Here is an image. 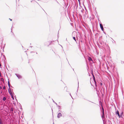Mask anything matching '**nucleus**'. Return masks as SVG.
<instances>
[{"instance_id": "37", "label": "nucleus", "mask_w": 124, "mask_h": 124, "mask_svg": "<svg viewBox=\"0 0 124 124\" xmlns=\"http://www.w3.org/2000/svg\"><path fill=\"white\" fill-rule=\"evenodd\" d=\"M3 79V80H4L3 79Z\"/></svg>"}, {"instance_id": "35", "label": "nucleus", "mask_w": 124, "mask_h": 124, "mask_svg": "<svg viewBox=\"0 0 124 124\" xmlns=\"http://www.w3.org/2000/svg\"><path fill=\"white\" fill-rule=\"evenodd\" d=\"M53 42V41H51V43H52V42Z\"/></svg>"}, {"instance_id": "14", "label": "nucleus", "mask_w": 124, "mask_h": 124, "mask_svg": "<svg viewBox=\"0 0 124 124\" xmlns=\"http://www.w3.org/2000/svg\"><path fill=\"white\" fill-rule=\"evenodd\" d=\"M0 124H3L2 122V120L0 121Z\"/></svg>"}, {"instance_id": "13", "label": "nucleus", "mask_w": 124, "mask_h": 124, "mask_svg": "<svg viewBox=\"0 0 124 124\" xmlns=\"http://www.w3.org/2000/svg\"><path fill=\"white\" fill-rule=\"evenodd\" d=\"M13 95H12V96H11V98H12V99L13 100H14V97H13Z\"/></svg>"}, {"instance_id": "21", "label": "nucleus", "mask_w": 124, "mask_h": 124, "mask_svg": "<svg viewBox=\"0 0 124 124\" xmlns=\"http://www.w3.org/2000/svg\"><path fill=\"white\" fill-rule=\"evenodd\" d=\"M53 102H54H54H54V100H53Z\"/></svg>"}, {"instance_id": "5", "label": "nucleus", "mask_w": 124, "mask_h": 124, "mask_svg": "<svg viewBox=\"0 0 124 124\" xmlns=\"http://www.w3.org/2000/svg\"><path fill=\"white\" fill-rule=\"evenodd\" d=\"M100 27L101 29V30L102 31H104V29H103V27L102 24L101 23H100Z\"/></svg>"}, {"instance_id": "29", "label": "nucleus", "mask_w": 124, "mask_h": 124, "mask_svg": "<svg viewBox=\"0 0 124 124\" xmlns=\"http://www.w3.org/2000/svg\"><path fill=\"white\" fill-rule=\"evenodd\" d=\"M83 99L84 100H86V99L85 98H84Z\"/></svg>"}, {"instance_id": "3", "label": "nucleus", "mask_w": 124, "mask_h": 124, "mask_svg": "<svg viewBox=\"0 0 124 124\" xmlns=\"http://www.w3.org/2000/svg\"><path fill=\"white\" fill-rule=\"evenodd\" d=\"M92 75L93 76V81H94V82L95 85L96 86H97L96 81L95 77H94V76L93 73L92 71Z\"/></svg>"}, {"instance_id": "15", "label": "nucleus", "mask_w": 124, "mask_h": 124, "mask_svg": "<svg viewBox=\"0 0 124 124\" xmlns=\"http://www.w3.org/2000/svg\"><path fill=\"white\" fill-rule=\"evenodd\" d=\"M78 2L79 3V5H80V0H78Z\"/></svg>"}, {"instance_id": "20", "label": "nucleus", "mask_w": 124, "mask_h": 124, "mask_svg": "<svg viewBox=\"0 0 124 124\" xmlns=\"http://www.w3.org/2000/svg\"><path fill=\"white\" fill-rule=\"evenodd\" d=\"M54 103L57 105V106H58V105H57V103H56L55 102H54Z\"/></svg>"}, {"instance_id": "16", "label": "nucleus", "mask_w": 124, "mask_h": 124, "mask_svg": "<svg viewBox=\"0 0 124 124\" xmlns=\"http://www.w3.org/2000/svg\"><path fill=\"white\" fill-rule=\"evenodd\" d=\"M3 88L4 89H6V87H5V86H4L3 87Z\"/></svg>"}, {"instance_id": "24", "label": "nucleus", "mask_w": 124, "mask_h": 124, "mask_svg": "<svg viewBox=\"0 0 124 124\" xmlns=\"http://www.w3.org/2000/svg\"><path fill=\"white\" fill-rule=\"evenodd\" d=\"M71 96V97L72 98V99H73V98L72 97V96L71 95V96Z\"/></svg>"}, {"instance_id": "7", "label": "nucleus", "mask_w": 124, "mask_h": 124, "mask_svg": "<svg viewBox=\"0 0 124 124\" xmlns=\"http://www.w3.org/2000/svg\"><path fill=\"white\" fill-rule=\"evenodd\" d=\"M116 114L117 115H118V116L119 117H120V116L119 113V112L118 110H117V111L116 112Z\"/></svg>"}, {"instance_id": "34", "label": "nucleus", "mask_w": 124, "mask_h": 124, "mask_svg": "<svg viewBox=\"0 0 124 124\" xmlns=\"http://www.w3.org/2000/svg\"><path fill=\"white\" fill-rule=\"evenodd\" d=\"M1 93H2V91H1Z\"/></svg>"}, {"instance_id": "19", "label": "nucleus", "mask_w": 124, "mask_h": 124, "mask_svg": "<svg viewBox=\"0 0 124 124\" xmlns=\"http://www.w3.org/2000/svg\"><path fill=\"white\" fill-rule=\"evenodd\" d=\"M2 89V87L1 86H0V89Z\"/></svg>"}, {"instance_id": "9", "label": "nucleus", "mask_w": 124, "mask_h": 124, "mask_svg": "<svg viewBox=\"0 0 124 124\" xmlns=\"http://www.w3.org/2000/svg\"><path fill=\"white\" fill-rule=\"evenodd\" d=\"M2 100L4 101H5L6 100V97H4L3 98Z\"/></svg>"}, {"instance_id": "11", "label": "nucleus", "mask_w": 124, "mask_h": 124, "mask_svg": "<svg viewBox=\"0 0 124 124\" xmlns=\"http://www.w3.org/2000/svg\"><path fill=\"white\" fill-rule=\"evenodd\" d=\"M73 39L75 41H76V38H75V37H73Z\"/></svg>"}, {"instance_id": "12", "label": "nucleus", "mask_w": 124, "mask_h": 124, "mask_svg": "<svg viewBox=\"0 0 124 124\" xmlns=\"http://www.w3.org/2000/svg\"><path fill=\"white\" fill-rule=\"evenodd\" d=\"M57 106L58 107V108H59V109H61V108H61V106H59V105H58V106Z\"/></svg>"}, {"instance_id": "23", "label": "nucleus", "mask_w": 124, "mask_h": 124, "mask_svg": "<svg viewBox=\"0 0 124 124\" xmlns=\"http://www.w3.org/2000/svg\"><path fill=\"white\" fill-rule=\"evenodd\" d=\"M9 19H10V21H12V19H10V18H9Z\"/></svg>"}, {"instance_id": "40", "label": "nucleus", "mask_w": 124, "mask_h": 124, "mask_svg": "<svg viewBox=\"0 0 124 124\" xmlns=\"http://www.w3.org/2000/svg\"><path fill=\"white\" fill-rule=\"evenodd\" d=\"M101 84L102 85V83H101Z\"/></svg>"}, {"instance_id": "31", "label": "nucleus", "mask_w": 124, "mask_h": 124, "mask_svg": "<svg viewBox=\"0 0 124 124\" xmlns=\"http://www.w3.org/2000/svg\"><path fill=\"white\" fill-rule=\"evenodd\" d=\"M33 1V0H31V2H32Z\"/></svg>"}, {"instance_id": "26", "label": "nucleus", "mask_w": 124, "mask_h": 124, "mask_svg": "<svg viewBox=\"0 0 124 124\" xmlns=\"http://www.w3.org/2000/svg\"><path fill=\"white\" fill-rule=\"evenodd\" d=\"M70 96H71V94L70 93Z\"/></svg>"}, {"instance_id": "4", "label": "nucleus", "mask_w": 124, "mask_h": 124, "mask_svg": "<svg viewBox=\"0 0 124 124\" xmlns=\"http://www.w3.org/2000/svg\"><path fill=\"white\" fill-rule=\"evenodd\" d=\"M15 75L19 79H21L22 78V77L21 76L17 74H15Z\"/></svg>"}, {"instance_id": "30", "label": "nucleus", "mask_w": 124, "mask_h": 124, "mask_svg": "<svg viewBox=\"0 0 124 124\" xmlns=\"http://www.w3.org/2000/svg\"><path fill=\"white\" fill-rule=\"evenodd\" d=\"M36 3H37L38 4H38V2H36Z\"/></svg>"}, {"instance_id": "2", "label": "nucleus", "mask_w": 124, "mask_h": 124, "mask_svg": "<svg viewBox=\"0 0 124 124\" xmlns=\"http://www.w3.org/2000/svg\"><path fill=\"white\" fill-rule=\"evenodd\" d=\"M8 87H9V88L8 89V91L9 93H12V92L11 91V89L10 88V84L9 82V81H8Z\"/></svg>"}, {"instance_id": "28", "label": "nucleus", "mask_w": 124, "mask_h": 124, "mask_svg": "<svg viewBox=\"0 0 124 124\" xmlns=\"http://www.w3.org/2000/svg\"><path fill=\"white\" fill-rule=\"evenodd\" d=\"M1 66V65L0 64V66Z\"/></svg>"}, {"instance_id": "27", "label": "nucleus", "mask_w": 124, "mask_h": 124, "mask_svg": "<svg viewBox=\"0 0 124 124\" xmlns=\"http://www.w3.org/2000/svg\"><path fill=\"white\" fill-rule=\"evenodd\" d=\"M57 37H59V35H57Z\"/></svg>"}, {"instance_id": "22", "label": "nucleus", "mask_w": 124, "mask_h": 124, "mask_svg": "<svg viewBox=\"0 0 124 124\" xmlns=\"http://www.w3.org/2000/svg\"><path fill=\"white\" fill-rule=\"evenodd\" d=\"M78 7V5L77 4L76 6V8H77Z\"/></svg>"}, {"instance_id": "33", "label": "nucleus", "mask_w": 124, "mask_h": 124, "mask_svg": "<svg viewBox=\"0 0 124 124\" xmlns=\"http://www.w3.org/2000/svg\"><path fill=\"white\" fill-rule=\"evenodd\" d=\"M51 43H50V44H49V45H51Z\"/></svg>"}, {"instance_id": "39", "label": "nucleus", "mask_w": 124, "mask_h": 124, "mask_svg": "<svg viewBox=\"0 0 124 124\" xmlns=\"http://www.w3.org/2000/svg\"><path fill=\"white\" fill-rule=\"evenodd\" d=\"M66 40H67V39H66Z\"/></svg>"}, {"instance_id": "1", "label": "nucleus", "mask_w": 124, "mask_h": 124, "mask_svg": "<svg viewBox=\"0 0 124 124\" xmlns=\"http://www.w3.org/2000/svg\"><path fill=\"white\" fill-rule=\"evenodd\" d=\"M102 109V115L101 116V117L102 119H103L105 117V114L104 113V110L102 106V105L101 104Z\"/></svg>"}, {"instance_id": "36", "label": "nucleus", "mask_w": 124, "mask_h": 124, "mask_svg": "<svg viewBox=\"0 0 124 124\" xmlns=\"http://www.w3.org/2000/svg\"><path fill=\"white\" fill-rule=\"evenodd\" d=\"M3 79V80H4L3 79Z\"/></svg>"}, {"instance_id": "6", "label": "nucleus", "mask_w": 124, "mask_h": 124, "mask_svg": "<svg viewBox=\"0 0 124 124\" xmlns=\"http://www.w3.org/2000/svg\"><path fill=\"white\" fill-rule=\"evenodd\" d=\"M62 115L61 113H58L57 115V117L58 118H60V116H62Z\"/></svg>"}, {"instance_id": "25", "label": "nucleus", "mask_w": 124, "mask_h": 124, "mask_svg": "<svg viewBox=\"0 0 124 124\" xmlns=\"http://www.w3.org/2000/svg\"><path fill=\"white\" fill-rule=\"evenodd\" d=\"M65 88H67V87H64Z\"/></svg>"}, {"instance_id": "17", "label": "nucleus", "mask_w": 124, "mask_h": 124, "mask_svg": "<svg viewBox=\"0 0 124 124\" xmlns=\"http://www.w3.org/2000/svg\"><path fill=\"white\" fill-rule=\"evenodd\" d=\"M10 111H13V109L12 108H11V110H10Z\"/></svg>"}, {"instance_id": "8", "label": "nucleus", "mask_w": 124, "mask_h": 124, "mask_svg": "<svg viewBox=\"0 0 124 124\" xmlns=\"http://www.w3.org/2000/svg\"><path fill=\"white\" fill-rule=\"evenodd\" d=\"M88 59L89 61H92V58L90 57H88Z\"/></svg>"}, {"instance_id": "32", "label": "nucleus", "mask_w": 124, "mask_h": 124, "mask_svg": "<svg viewBox=\"0 0 124 124\" xmlns=\"http://www.w3.org/2000/svg\"><path fill=\"white\" fill-rule=\"evenodd\" d=\"M76 4H75V7H76Z\"/></svg>"}, {"instance_id": "38", "label": "nucleus", "mask_w": 124, "mask_h": 124, "mask_svg": "<svg viewBox=\"0 0 124 124\" xmlns=\"http://www.w3.org/2000/svg\"><path fill=\"white\" fill-rule=\"evenodd\" d=\"M30 47H32V46H30Z\"/></svg>"}, {"instance_id": "18", "label": "nucleus", "mask_w": 124, "mask_h": 124, "mask_svg": "<svg viewBox=\"0 0 124 124\" xmlns=\"http://www.w3.org/2000/svg\"><path fill=\"white\" fill-rule=\"evenodd\" d=\"M55 1L58 3H59L58 2V1L56 0H55Z\"/></svg>"}, {"instance_id": "10", "label": "nucleus", "mask_w": 124, "mask_h": 124, "mask_svg": "<svg viewBox=\"0 0 124 124\" xmlns=\"http://www.w3.org/2000/svg\"><path fill=\"white\" fill-rule=\"evenodd\" d=\"M9 93L10 95H11V96H12V95H13L14 94V93L13 92V93L12 92Z\"/></svg>"}]
</instances>
